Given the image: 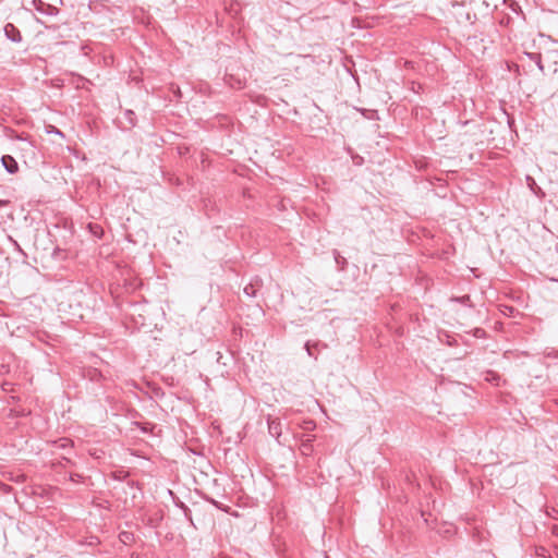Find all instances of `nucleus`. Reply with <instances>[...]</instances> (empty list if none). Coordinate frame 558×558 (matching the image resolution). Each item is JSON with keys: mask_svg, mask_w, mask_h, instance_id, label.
<instances>
[{"mask_svg": "<svg viewBox=\"0 0 558 558\" xmlns=\"http://www.w3.org/2000/svg\"><path fill=\"white\" fill-rule=\"evenodd\" d=\"M119 539L125 544V545H129L131 543L134 542L135 539V536L132 532H129V531H122L119 533Z\"/></svg>", "mask_w": 558, "mask_h": 558, "instance_id": "9", "label": "nucleus"}, {"mask_svg": "<svg viewBox=\"0 0 558 558\" xmlns=\"http://www.w3.org/2000/svg\"><path fill=\"white\" fill-rule=\"evenodd\" d=\"M4 35L7 37V39H9L10 41L12 43H15V44H19L22 41V34L20 32V29L12 23H7L4 25Z\"/></svg>", "mask_w": 558, "mask_h": 558, "instance_id": "2", "label": "nucleus"}, {"mask_svg": "<svg viewBox=\"0 0 558 558\" xmlns=\"http://www.w3.org/2000/svg\"><path fill=\"white\" fill-rule=\"evenodd\" d=\"M263 287V280L259 277L253 278L243 289L246 296L253 299L257 296V293Z\"/></svg>", "mask_w": 558, "mask_h": 558, "instance_id": "1", "label": "nucleus"}, {"mask_svg": "<svg viewBox=\"0 0 558 558\" xmlns=\"http://www.w3.org/2000/svg\"><path fill=\"white\" fill-rule=\"evenodd\" d=\"M14 140L22 141V140H25V138H24L22 135L16 134V135L14 136Z\"/></svg>", "mask_w": 558, "mask_h": 558, "instance_id": "33", "label": "nucleus"}, {"mask_svg": "<svg viewBox=\"0 0 558 558\" xmlns=\"http://www.w3.org/2000/svg\"><path fill=\"white\" fill-rule=\"evenodd\" d=\"M554 356H558V350H557V353Z\"/></svg>", "mask_w": 558, "mask_h": 558, "instance_id": "36", "label": "nucleus"}, {"mask_svg": "<svg viewBox=\"0 0 558 558\" xmlns=\"http://www.w3.org/2000/svg\"><path fill=\"white\" fill-rule=\"evenodd\" d=\"M545 553H546V548L545 547H539L536 550V554L539 555V556H545Z\"/></svg>", "mask_w": 558, "mask_h": 558, "instance_id": "30", "label": "nucleus"}, {"mask_svg": "<svg viewBox=\"0 0 558 558\" xmlns=\"http://www.w3.org/2000/svg\"><path fill=\"white\" fill-rule=\"evenodd\" d=\"M318 347H319V342L312 344L310 341H307L305 343V350H306L307 354L314 359H317V356L314 354L313 348L317 349Z\"/></svg>", "mask_w": 558, "mask_h": 558, "instance_id": "17", "label": "nucleus"}, {"mask_svg": "<svg viewBox=\"0 0 558 558\" xmlns=\"http://www.w3.org/2000/svg\"><path fill=\"white\" fill-rule=\"evenodd\" d=\"M124 117L128 120L130 126L135 125L136 116L132 110H125Z\"/></svg>", "mask_w": 558, "mask_h": 558, "instance_id": "18", "label": "nucleus"}, {"mask_svg": "<svg viewBox=\"0 0 558 558\" xmlns=\"http://www.w3.org/2000/svg\"><path fill=\"white\" fill-rule=\"evenodd\" d=\"M348 151L351 154L352 161L356 166H361L364 162V158L359 155H354L350 148H348Z\"/></svg>", "mask_w": 558, "mask_h": 558, "instance_id": "19", "label": "nucleus"}, {"mask_svg": "<svg viewBox=\"0 0 558 558\" xmlns=\"http://www.w3.org/2000/svg\"><path fill=\"white\" fill-rule=\"evenodd\" d=\"M423 86L420 83L411 82V90L414 93H420Z\"/></svg>", "mask_w": 558, "mask_h": 558, "instance_id": "23", "label": "nucleus"}, {"mask_svg": "<svg viewBox=\"0 0 558 558\" xmlns=\"http://www.w3.org/2000/svg\"><path fill=\"white\" fill-rule=\"evenodd\" d=\"M208 502L213 504L215 507H217L218 509H222L221 506L219 505L218 501H216L215 499L210 498V497H206L205 498Z\"/></svg>", "mask_w": 558, "mask_h": 558, "instance_id": "27", "label": "nucleus"}, {"mask_svg": "<svg viewBox=\"0 0 558 558\" xmlns=\"http://www.w3.org/2000/svg\"><path fill=\"white\" fill-rule=\"evenodd\" d=\"M141 429H142L144 433H147V430H148V429H147V427H145V426L141 427Z\"/></svg>", "mask_w": 558, "mask_h": 558, "instance_id": "34", "label": "nucleus"}, {"mask_svg": "<svg viewBox=\"0 0 558 558\" xmlns=\"http://www.w3.org/2000/svg\"><path fill=\"white\" fill-rule=\"evenodd\" d=\"M70 481L72 482H78L81 478H82V475L81 474H77V473H71L70 476H69Z\"/></svg>", "mask_w": 558, "mask_h": 558, "instance_id": "25", "label": "nucleus"}, {"mask_svg": "<svg viewBox=\"0 0 558 558\" xmlns=\"http://www.w3.org/2000/svg\"><path fill=\"white\" fill-rule=\"evenodd\" d=\"M302 427H303V429H305V430H313V429H315L316 424H315V422H314V421L310 420V421H305V422L303 423V426H302Z\"/></svg>", "mask_w": 558, "mask_h": 558, "instance_id": "20", "label": "nucleus"}, {"mask_svg": "<svg viewBox=\"0 0 558 558\" xmlns=\"http://www.w3.org/2000/svg\"><path fill=\"white\" fill-rule=\"evenodd\" d=\"M529 58L534 61V63L537 65V68L544 72V65L542 63V56L537 52H530L527 53Z\"/></svg>", "mask_w": 558, "mask_h": 558, "instance_id": "13", "label": "nucleus"}, {"mask_svg": "<svg viewBox=\"0 0 558 558\" xmlns=\"http://www.w3.org/2000/svg\"><path fill=\"white\" fill-rule=\"evenodd\" d=\"M447 344L452 347L457 344V341L451 336L447 335Z\"/></svg>", "mask_w": 558, "mask_h": 558, "instance_id": "28", "label": "nucleus"}, {"mask_svg": "<svg viewBox=\"0 0 558 558\" xmlns=\"http://www.w3.org/2000/svg\"><path fill=\"white\" fill-rule=\"evenodd\" d=\"M128 485H129L130 487H132V488H133V487H136V488L141 489V485H140V483H138V482H135V481H129V482H128Z\"/></svg>", "mask_w": 558, "mask_h": 558, "instance_id": "29", "label": "nucleus"}, {"mask_svg": "<svg viewBox=\"0 0 558 558\" xmlns=\"http://www.w3.org/2000/svg\"><path fill=\"white\" fill-rule=\"evenodd\" d=\"M526 184L530 187V190L538 197H543L545 194L542 191V189L536 184V181L533 177L526 175L525 178Z\"/></svg>", "mask_w": 558, "mask_h": 558, "instance_id": "7", "label": "nucleus"}, {"mask_svg": "<svg viewBox=\"0 0 558 558\" xmlns=\"http://www.w3.org/2000/svg\"><path fill=\"white\" fill-rule=\"evenodd\" d=\"M125 476H126V473H125V472H123V471H119V472H116V473L113 474V477H114L116 480H119V481L124 480V478H125Z\"/></svg>", "mask_w": 558, "mask_h": 558, "instance_id": "24", "label": "nucleus"}, {"mask_svg": "<svg viewBox=\"0 0 558 558\" xmlns=\"http://www.w3.org/2000/svg\"><path fill=\"white\" fill-rule=\"evenodd\" d=\"M162 520H163L162 510H157L147 517L146 524L153 529H156L160 525Z\"/></svg>", "mask_w": 558, "mask_h": 558, "instance_id": "5", "label": "nucleus"}, {"mask_svg": "<svg viewBox=\"0 0 558 558\" xmlns=\"http://www.w3.org/2000/svg\"><path fill=\"white\" fill-rule=\"evenodd\" d=\"M366 119L368 120H375L378 119V112L375 109H364L360 108L357 109Z\"/></svg>", "mask_w": 558, "mask_h": 558, "instance_id": "12", "label": "nucleus"}, {"mask_svg": "<svg viewBox=\"0 0 558 558\" xmlns=\"http://www.w3.org/2000/svg\"><path fill=\"white\" fill-rule=\"evenodd\" d=\"M184 511H185V514H186L187 512H190V509L184 506Z\"/></svg>", "mask_w": 558, "mask_h": 558, "instance_id": "35", "label": "nucleus"}, {"mask_svg": "<svg viewBox=\"0 0 558 558\" xmlns=\"http://www.w3.org/2000/svg\"><path fill=\"white\" fill-rule=\"evenodd\" d=\"M314 436H306L301 440V452L304 456H310L313 452V442Z\"/></svg>", "mask_w": 558, "mask_h": 558, "instance_id": "6", "label": "nucleus"}, {"mask_svg": "<svg viewBox=\"0 0 558 558\" xmlns=\"http://www.w3.org/2000/svg\"><path fill=\"white\" fill-rule=\"evenodd\" d=\"M35 9L44 14H48L49 12L45 9H50V5L45 4L41 0H34Z\"/></svg>", "mask_w": 558, "mask_h": 558, "instance_id": "15", "label": "nucleus"}, {"mask_svg": "<svg viewBox=\"0 0 558 558\" xmlns=\"http://www.w3.org/2000/svg\"><path fill=\"white\" fill-rule=\"evenodd\" d=\"M1 162H2V166L4 167V169L10 173V174H14L19 171V165L16 162V160L10 156V155H3L1 157Z\"/></svg>", "mask_w": 558, "mask_h": 558, "instance_id": "4", "label": "nucleus"}, {"mask_svg": "<svg viewBox=\"0 0 558 558\" xmlns=\"http://www.w3.org/2000/svg\"><path fill=\"white\" fill-rule=\"evenodd\" d=\"M451 302H457V303H460V304H463V305H466L469 307H472L473 304H472V301H471V296L469 294H464V295H461V296H452L450 299Z\"/></svg>", "mask_w": 558, "mask_h": 558, "instance_id": "10", "label": "nucleus"}, {"mask_svg": "<svg viewBox=\"0 0 558 558\" xmlns=\"http://www.w3.org/2000/svg\"><path fill=\"white\" fill-rule=\"evenodd\" d=\"M56 445L61 449H68L73 446V441L69 438H60L56 441Z\"/></svg>", "mask_w": 558, "mask_h": 558, "instance_id": "14", "label": "nucleus"}, {"mask_svg": "<svg viewBox=\"0 0 558 558\" xmlns=\"http://www.w3.org/2000/svg\"><path fill=\"white\" fill-rule=\"evenodd\" d=\"M268 432L269 434L276 438V440L278 441V444H282L280 441V437H281V434H282V425H281V422L279 418H268Z\"/></svg>", "mask_w": 558, "mask_h": 558, "instance_id": "3", "label": "nucleus"}, {"mask_svg": "<svg viewBox=\"0 0 558 558\" xmlns=\"http://www.w3.org/2000/svg\"><path fill=\"white\" fill-rule=\"evenodd\" d=\"M326 558H329L328 556H326Z\"/></svg>", "mask_w": 558, "mask_h": 558, "instance_id": "37", "label": "nucleus"}, {"mask_svg": "<svg viewBox=\"0 0 558 558\" xmlns=\"http://www.w3.org/2000/svg\"><path fill=\"white\" fill-rule=\"evenodd\" d=\"M46 129H47V133H54L57 135L63 136V133L60 130H58L56 126L49 125Z\"/></svg>", "mask_w": 558, "mask_h": 558, "instance_id": "21", "label": "nucleus"}, {"mask_svg": "<svg viewBox=\"0 0 558 558\" xmlns=\"http://www.w3.org/2000/svg\"><path fill=\"white\" fill-rule=\"evenodd\" d=\"M9 203H10V202H9V201H7V199H0V208L8 206V205H9Z\"/></svg>", "mask_w": 558, "mask_h": 558, "instance_id": "31", "label": "nucleus"}, {"mask_svg": "<svg viewBox=\"0 0 558 558\" xmlns=\"http://www.w3.org/2000/svg\"><path fill=\"white\" fill-rule=\"evenodd\" d=\"M333 258H335L338 269L340 271H343L348 265L347 258L343 257L337 250H333Z\"/></svg>", "mask_w": 558, "mask_h": 558, "instance_id": "8", "label": "nucleus"}, {"mask_svg": "<svg viewBox=\"0 0 558 558\" xmlns=\"http://www.w3.org/2000/svg\"><path fill=\"white\" fill-rule=\"evenodd\" d=\"M12 386H13V384H11V383H4V384L2 385V390H3V391H13Z\"/></svg>", "mask_w": 558, "mask_h": 558, "instance_id": "26", "label": "nucleus"}, {"mask_svg": "<svg viewBox=\"0 0 558 558\" xmlns=\"http://www.w3.org/2000/svg\"><path fill=\"white\" fill-rule=\"evenodd\" d=\"M88 229L90 231V233L98 238V239H101L104 236V229L101 226L97 225V223H89L88 225Z\"/></svg>", "mask_w": 558, "mask_h": 558, "instance_id": "11", "label": "nucleus"}, {"mask_svg": "<svg viewBox=\"0 0 558 558\" xmlns=\"http://www.w3.org/2000/svg\"><path fill=\"white\" fill-rule=\"evenodd\" d=\"M20 401L19 397L12 396L11 397V403H17Z\"/></svg>", "mask_w": 558, "mask_h": 558, "instance_id": "32", "label": "nucleus"}, {"mask_svg": "<svg viewBox=\"0 0 558 558\" xmlns=\"http://www.w3.org/2000/svg\"><path fill=\"white\" fill-rule=\"evenodd\" d=\"M471 332H472L473 337L478 338V339H484L487 337L486 330L483 328H480V327L474 328Z\"/></svg>", "mask_w": 558, "mask_h": 558, "instance_id": "16", "label": "nucleus"}, {"mask_svg": "<svg viewBox=\"0 0 558 558\" xmlns=\"http://www.w3.org/2000/svg\"><path fill=\"white\" fill-rule=\"evenodd\" d=\"M73 464H74V462L71 459L65 458V457H63L62 460L59 461V465H61V466H68V465H73Z\"/></svg>", "mask_w": 558, "mask_h": 558, "instance_id": "22", "label": "nucleus"}]
</instances>
